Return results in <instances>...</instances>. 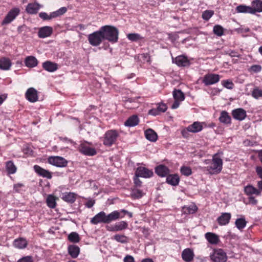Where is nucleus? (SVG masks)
Masks as SVG:
<instances>
[{"label": "nucleus", "instance_id": "12", "mask_svg": "<svg viewBox=\"0 0 262 262\" xmlns=\"http://www.w3.org/2000/svg\"><path fill=\"white\" fill-rule=\"evenodd\" d=\"M105 221L106 213L103 211H101L91 219V223L93 224L97 225L100 223H105Z\"/></svg>", "mask_w": 262, "mask_h": 262}, {"label": "nucleus", "instance_id": "29", "mask_svg": "<svg viewBox=\"0 0 262 262\" xmlns=\"http://www.w3.org/2000/svg\"><path fill=\"white\" fill-rule=\"evenodd\" d=\"M25 63L29 68H33L37 65L38 61L35 57L30 56L26 58Z\"/></svg>", "mask_w": 262, "mask_h": 262}, {"label": "nucleus", "instance_id": "39", "mask_svg": "<svg viewBox=\"0 0 262 262\" xmlns=\"http://www.w3.org/2000/svg\"><path fill=\"white\" fill-rule=\"evenodd\" d=\"M247 222L245 218L242 217L236 220L235 224L239 230H242L246 226Z\"/></svg>", "mask_w": 262, "mask_h": 262}, {"label": "nucleus", "instance_id": "28", "mask_svg": "<svg viewBox=\"0 0 262 262\" xmlns=\"http://www.w3.org/2000/svg\"><path fill=\"white\" fill-rule=\"evenodd\" d=\"M179 181L180 179L178 174H170L166 178L167 183L172 186L178 185Z\"/></svg>", "mask_w": 262, "mask_h": 262}, {"label": "nucleus", "instance_id": "31", "mask_svg": "<svg viewBox=\"0 0 262 262\" xmlns=\"http://www.w3.org/2000/svg\"><path fill=\"white\" fill-rule=\"evenodd\" d=\"M205 237L208 242L211 244H216L219 242V236L213 233L208 232L206 233Z\"/></svg>", "mask_w": 262, "mask_h": 262}, {"label": "nucleus", "instance_id": "64", "mask_svg": "<svg viewBox=\"0 0 262 262\" xmlns=\"http://www.w3.org/2000/svg\"><path fill=\"white\" fill-rule=\"evenodd\" d=\"M106 229L107 231H117L115 225H107L106 226Z\"/></svg>", "mask_w": 262, "mask_h": 262}, {"label": "nucleus", "instance_id": "60", "mask_svg": "<svg viewBox=\"0 0 262 262\" xmlns=\"http://www.w3.org/2000/svg\"><path fill=\"white\" fill-rule=\"evenodd\" d=\"M123 260L124 262H135L134 257L131 255H126Z\"/></svg>", "mask_w": 262, "mask_h": 262}, {"label": "nucleus", "instance_id": "63", "mask_svg": "<svg viewBox=\"0 0 262 262\" xmlns=\"http://www.w3.org/2000/svg\"><path fill=\"white\" fill-rule=\"evenodd\" d=\"M23 186V184L20 183L15 184L14 185V189L16 192H19L20 191V188L22 187Z\"/></svg>", "mask_w": 262, "mask_h": 262}, {"label": "nucleus", "instance_id": "25", "mask_svg": "<svg viewBox=\"0 0 262 262\" xmlns=\"http://www.w3.org/2000/svg\"><path fill=\"white\" fill-rule=\"evenodd\" d=\"M80 151L85 155L90 156H94L96 154V151L95 148L86 145H82L80 149Z\"/></svg>", "mask_w": 262, "mask_h": 262}, {"label": "nucleus", "instance_id": "20", "mask_svg": "<svg viewBox=\"0 0 262 262\" xmlns=\"http://www.w3.org/2000/svg\"><path fill=\"white\" fill-rule=\"evenodd\" d=\"M231 215L230 213H223L221 216H220L217 221L220 225H226L228 224L230 221Z\"/></svg>", "mask_w": 262, "mask_h": 262}, {"label": "nucleus", "instance_id": "2", "mask_svg": "<svg viewBox=\"0 0 262 262\" xmlns=\"http://www.w3.org/2000/svg\"><path fill=\"white\" fill-rule=\"evenodd\" d=\"M222 160L214 155L213 157L211 165L206 167V170L211 174L220 173L222 169Z\"/></svg>", "mask_w": 262, "mask_h": 262}, {"label": "nucleus", "instance_id": "43", "mask_svg": "<svg viewBox=\"0 0 262 262\" xmlns=\"http://www.w3.org/2000/svg\"><path fill=\"white\" fill-rule=\"evenodd\" d=\"M68 239L71 242L77 243L79 242L80 238L78 233L73 232L69 235Z\"/></svg>", "mask_w": 262, "mask_h": 262}, {"label": "nucleus", "instance_id": "11", "mask_svg": "<svg viewBox=\"0 0 262 262\" xmlns=\"http://www.w3.org/2000/svg\"><path fill=\"white\" fill-rule=\"evenodd\" d=\"M26 97L30 102L37 101L38 100L37 91L33 88L28 89L26 93Z\"/></svg>", "mask_w": 262, "mask_h": 262}, {"label": "nucleus", "instance_id": "24", "mask_svg": "<svg viewBox=\"0 0 262 262\" xmlns=\"http://www.w3.org/2000/svg\"><path fill=\"white\" fill-rule=\"evenodd\" d=\"M252 14L256 12H262V1L260 0H255L252 2Z\"/></svg>", "mask_w": 262, "mask_h": 262}, {"label": "nucleus", "instance_id": "42", "mask_svg": "<svg viewBox=\"0 0 262 262\" xmlns=\"http://www.w3.org/2000/svg\"><path fill=\"white\" fill-rule=\"evenodd\" d=\"M113 238L118 242L122 244H125L128 242V238L124 235L116 234Z\"/></svg>", "mask_w": 262, "mask_h": 262}, {"label": "nucleus", "instance_id": "33", "mask_svg": "<svg viewBox=\"0 0 262 262\" xmlns=\"http://www.w3.org/2000/svg\"><path fill=\"white\" fill-rule=\"evenodd\" d=\"M27 245V242L23 238L15 239L13 243L14 246L18 249H24L26 247Z\"/></svg>", "mask_w": 262, "mask_h": 262}, {"label": "nucleus", "instance_id": "27", "mask_svg": "<svg viewBox=\"0 0 262 262\" xmlns=\"http://www.w3.org/2000/svg\"><path fill=\"white\" fill-rule=\"evenodd\" d=\"M146 138L151 142H155L157 140V133L152 129L149 128L145 132Z\"/></svg>", "mask_w": 262, "mask_h": 262}, {"label": "nucleus", "instance_id": "26", "mask_svg": "<svg viewBox=\"0 0 262 262\" xmlns=\"http://www.w3.org/2000/svg\"><path fill=\"white\" fill-rule=\"evenodd\" d=\"M139 122V119L137 115H133L129 117L124 122V125L126 126L133 127L137 125Z\"/></svg>", "mask_w": 262, "mask_h": 262}, {"label": "nucleus", "instance_id": "48", "mask_svg": "<svg viewBox=\"0 0 262 262\" xmlns=\"http://www.w3.org/2000/svg\"><path fill=\"white\" fill-rule=\"evenodd\" d=\"M143 192L139 189H134L133 190L131 195L134 198H139L142 196Z\"/></svg>", "mask_w": 262, "mask_h": 262}, {"label": "nucleus", "instance_id": "49", "mask_svg": "<svg viewBox=\"0 0 262 262\" xmlns=\"http://www.w3.org/2000/svg\"><path fill=\"white\" fill-rule=\"evenodd\" d=\"M181 172L182 174L186 176H189L192 173L191 168L189 167L186 166L182 167L181 168Z\"/></svg>", "mask_w": 262, "mask_h": 262}, {"label": "nucleus", "instance_id": "14", "mask_svg": "<svg viewBox=\"0 0 262 262\" xmlns=\"http://www.w3.org/2000/svg\"><path fill=\"white\" fill-rule=\"evenodd\" d=\"M34 169L38 174L42 177L47 178L48 179L52 178V174L49 171L42 168L38 165H34Z\"/></svg>", "mask_w": 262, "mask_h": 262}, {"label": "nucleus", "instance_id": "13", "mask_svg": "<svg viewBox=\"0 0 262 262\" xmlns=\"http://www.w3.org/2000/svg\"><path fill=\"white\" fill-rule=\"evenodd\" d=\"M53 32V29L49 26H45L39 29L38 36L39 38H45L50 36Z\"/></svg>", "mask_w": 262, "mask_h": 262}, {"label": "nucleus", "instance_id": "22", "mask_svg": "<svg viewBox=\"0 0 262 262\" xmlns=\"http://www.w3.org/2000/svg\"><path fill=\"white\" fill-rule=\"evenodd\" d=\"M203 129L202 123L200 122H194L193 124L188 126V129L191 133H198L201 131Z\"/></svg>", "mask_w": 262, "mask_h": 262}, {"label": "nucleus", "instance_id": "5", "mask_svg": "<svg viewBox=\"0 0 262 262\" xmlns=\"http://www.w3.org/2000/svg\"><path fill=\"white\" fill-rule=\"evenodd\" d=\"M20 9L18 8L12 9L6 15L2 22V25H5L11 23L19 14Z\"/></svg>", "mask_w": 262, "mask_h": 262}, {"label": "nucleus", "instance_id": "3", "mask_svg": "<svg viewBox=\"0 0 262 262\" xmlns=\"http://www.w3.org/2000/svg\"><path fill=\"white\" fill-rule=\"evenodd\" d=\"M119 134L116 130H109L107 131L104 137L103 144L107 146H111L116 142Z\"/></svg>", "mask_w": 262, "mask_h": 262}, {"label": "nucleus", "instance_id": "19", "mask_svg": "<svg viewBox=\"0 0 262 262\" xmlns=\"http://www.w3.org/2000/svg\"><path fill=\"white\" fill-rule=\"evenodd\" d=\"M155 172L158 176L164 177L169 173V170L166 166L160 165L155 168Z\"/></svg>", "mask_w": 262, "mask_h": 262}, {"label": "nucleus", "instance_id": "30", "mask_svg": "<svg viewBox=\"0 0 262 262\" xmlns=\"http://www.w3.org/2000/svg\"><path fill=\"white\" fill-rule=\"evenodd\" d=\"M68 252L72 258H76L79 254L80 248L76 245H70L68 247Z\"/></svg>", "mask_w": 262, "mask_h": 262}, {"label": "nucleus", "instance_id": "10", "mask_svg": "<svg viewBox=\"0 0 262 262\" xmlns=\"http://www.w3.org/2000/svg\"><path fill=\"white\" fill-rule=\"evenodd\" d=\"M172 61L179 67H187L190 64L189 60L183 55L178 56L174 59L173 58Z\"/></svg>", "mask_w": 262, "mask_h": 262}, {"label": "nucleus", "instance_id": "40", "mask_svg": "<svg viewBox=\"0 0 262 262\" xmlns=\"http://www.w3.org/2000/svg\"><path fill=\"white\" fill-rule=\"evenodd\" d=\"M6 167L7 172L9 174H13L16 172V167L12 161L6 162Z\"/></svg>", "mask_w": 262, "mask_h": 262}, {"label": "nucleus", "instance_id": "9", "mask_svg": "<svg viewBox=\"0 0 262 262\" xmlns=\"http://www.w3.org/2000/svg\"><path fill=\"white\" fill-rule=\"evenodd\" d=\"M220 80L219 75L217 74H207L203 79V82L206 85H209L217 82Z\"/></svg>", "mask_w": 262, "mask_h": 262}, {"label": "nucleus", "instance_id": "56", "mask_svg": "<svg viewBox=\"0 0 262 262\" xmlns=\"http://www.w3.org/2000/svg\"><path fill=\"white\" fill-rule=\"evenodd\" d=\"M251 69L254 72H258L261 71V67L259 65H253L251 67Z\"/></svg>", "mask_w": 262, "mask_h": 262}, {"label": "nucleus", "instance_id": "61", "mask_svg": "<svg viewBox=\"0 0 262 262\" xmlns=\"http://www.w3.org/2000/svg\"><path fill=\"white\" fill-rule=\"evenodd\" d=\"M139 177H137L135 176V177L134 178V183L137 187H140L141 185L142 182L139 179Z\"/></svg>", "mask_w": 262, "mask_h": 262}, {"label": "nucleus", "instance_id": "36", "mask_svg": "<svg viewBox=\"0 0 262 262\" xmlns=\"http://www.w3.org/2000/svg\"><path fill=\"white\" fill-rule=\"evenodd\" d=\"M173 97L175 100L182 101L185 99L184 94L180 90H174L173 91Z\"/></svg>", "mask_w": 262, "mask_h": 262}, {"label": "nucleus", "instance_id": "17", "mask_svg": "<svg viewBox=\"0 0 262 262\" xmlns=\"http://www.w3.org/2000/svg\"><path fill=\"white\" fill-rule=\"evenodd\" d=\"M123 215H121V212L118 211H114L108 215L106 214L105 224H108L113 221H115L119 218H122Z\"/></svg>", "mask_w": 262, "mask_h": 262}, {"label": "nucleus", "instance_id": "4", "mask_svg": "<svg viewBox=\"0 0 262 262\" xmlns=\"http://www.w3.org/2000/svg\"><path fill=\"white\" fill-rule=\"evenodd\" d=\"M88 40L89 43L93 46H99L103 40L100 29L98 31L89 34Z\"/></svg>", "mask_w": 262, "mask_h": 262}, {"label": "nucleus", "instance_id": "62", "mask_svg": "<svg viewBox=\"0 0 262 262\" xmlns=\"http://www.w3.org/2000/svg\"><path fill=\"white\" fill-rule=\"evenodd\" d=\"M159 111L158 109L152 108L149 111L148 114L152 116H156L159 114Z\"/></svg>", "mask_w": 262, "mask_h": 262}, {"label": "nucleus", "instance_id": "44", "mask_svg": "<svg viewBox=\"0 0 262 262\" xmlns=\"http://www.w3.org/2000/svg\"><path fill=\"white\" fill-rule=\"evenodd\" d=\"M128 224L125 221H121L115 224L116 231H121L127 228Z\"/></svg>", "mask_w": 262, "mask_h": 262}, {"label": "nucleus", "instance_id": "16", "mask_svg": "<svg viewBox=\"0 0 262 262\" xmlns=\"http://www.w3.org/2000/svg\"><path fill=\"white\" fill-rule=\"evenodd\" d=\"M40 7L41 6L37 3H29L26 7V11L28 14H36L39 10Z\"/></svg>", "mask_w": 262, "mask_h": 262}, {"label": "nucleus", "instance_id": "59", "mask_svg": "<svg viewBox=\"0 0 262 262\" xmlns=\"http://www.w3.org/2000/svg\"><path fill=\"white\" fill-rule=\"evenodd\" d=\"M189 132H189V130H188V127H187L183 129L181 132V133H182L183 137L187 138L189 137Z\"/></svg>", "mask_w": 262, "mask_h": 262}, {"label": "nucleus", "instance_id": "37", "mask_svg": "<svg viewBox=\"0 0 262 262\" xmlns=\"http://www.w3.org/2000/svg\"><path fill=\"white\" fill-rule=\"evenodd\" d=\"M236 10L238 13H247L252 14V7L243 5L238 6L236 8Z\"/></svg>", "mask_w": 262, "mask_h": 262}, {"label": "nucleus", "instance_id": "32", "mask_svg": "<svg viewBox=\"0 0 262 262\" xmlns=\"http://www.w3.org/2000/svg\"><path fill=\"white\" fill-rule=\"evenodd\" d=\"M11 62L9 58L3 57L0 59V69L8 70L11 66Z\"/></svg>", "mask_w": 262, "mask_h": 262}, {"label": "nucleus", "instance_id": "46", "mask_svg": "<svg viewBox=\"0 0 262 262\" xmlns=\"http://www.w3.org/2000/svg\"><path fill=\"white\" fill-rule=\"evenodd\" d=\"M213 31L215 35L221 36L224 33V29L221 26L216 25L214 26Z\"/></svg>", "mask_w": 262, "mask_h": 262}, {"label": "nucleus", "instance_id": "38", "mask_svg": "<svg viewBox=\"0 0 262 262\" xmlns=\"http://www.w3.org/2000/svg\"><path fill=\"white\" fill-rule=\"evenodd\" d=\"M67 11V9L66 7H61L58 10L51 12L50 14L51 19L62 15L65 13Z\"/></svg>", "mask_w": 262, "mask_h": 262}, {"label": "nucleus", "instance_id": "35", "mask_svg": "<svg viewBox=\"0 0 262 262\" xmlns=\"http://www.w3.org/2000/svg\"><path fill=\"white\" fill-rule=\"evenodd\" d=\"M198 208L194 204H191L189 206H185L183 207L182 211L185 214H193L197 210Z\"/></svg>", "mask_w": 262, "mask_h": 262}, {"label": "nucleus", "instance_id": "15", "mask_svg": "<svg viewBox=\"0 0 262 262\" xmlns=\"http://www.w3.org/2000/svg\"><path fill=\"white\" fill-rule=\"evenodd\" d=\"M232 115L234 119L238 120H243L246 117V112L244 109L239 108L233 110Z\"/></svg>", "mask_w": 262, "mask_h": 262}, {"label": "nucleus", "instance_id": "34", "mask_svg": "<svg viewBox=\"0 0 262 262\" xmlns=\"http://www.w3.org/2000/svg\"><path fill=\"white\" fill-rule=\"evenodd\" d=\"M231 117L229 114L225 111L221 112L219 120L221 122L225 124H230L231 123Z\"/></svg>", "mask_w": 262, "mask_h": 262}, {"label": "nucleus", "instance_id": "51", "mask_svg": "<svg viewBox=\"0 0 262 262\" xmlns=\"http://www.w3.org/2000/svg\"><path fill=\"white\" fill-rule=\"evenodd\" d=\"M223 85L224 87L228 89L231 90L233 88L234 84L232 81L229 80H224L222 82Z\"/></svg>", "mask_w": 262, "mask_h": 262}, {"label": "nucleus", "instance_id": "8", "mask_svg": "<svg viewBox=\"0 0 262 262\" xmlns=\"http://www.w3.org/2000/svg\"><path fill=\"white\" fill-rule=\"evenodd\" d=\"M136 176L148 178L152 177L153 172L144 167H139L135 172Z\"/></svg>", "mask_w": 262, "mask_h": 262}, {"label": "nucleus", "instance_id": "23", "mask_svg": "<svg viewBox=\"0 0 262 262\" xmlns=\"http://www.w3.org/2000/svg\"><path fill=\"white\" fill-rule=\"evenodd\" d=\"M76 194L73 192H65L62 193L61 199L69 203H73L76 200Z\"/></svg>", "mask_w": 262, "mask_h": 262}, {"label": "nucleus", "instance_id": "18", "mask_svg": "<svg viewBox=\"0 0 262 262\" xmlns=\"http://www.w3.org/2000/svg\"><path fill=\"white\" fill-rule=\"evenodd\" d=\"M194 254L190 249H186L182 253V259L186 262H190L193 259Z\"/></svg>", "mask_w": 262, "mask_h": 262}, {"label": "nucleus", "instance_id": "50", "mask_svg": "<svg viewBox=\"0 0 262 262\" xmlns=\"http://www.w3.org/2000/svg\"><path fill=\"white\" fill-rule=\"evenodd\" d=\"M252 95L254 98L258 99L262 97V90L258 88L254 89L252 93Z\"/></svg>", "mask_w": 262, "mask_h": 262}, {"label": "nucleus", "instance_id": "41", "mask_svg": "<svg viewBox=\"0 0 262 262\" xmlns=\"http://www.w3.org/2000/svg\"><path fill=\"white\" fill-rule=\"evenodd\" d=\"M46 202L48 207L54 208L56 205V198L53 195H49L47 198Z\"/></svg>", "mask_w": 262, "mask_h": 262}, {"label": "nucleus", "instance_id": "6", "mask_svg": "<svg viewBox=\"0 0 262 262\" xmlns=\"http://www.w3.org/2000/svg\"><path fill=\"white\" fill-rule=\"evenodd\" d=\"M48 162L54 166L59 167H64L67 165L68 161L61 157H49Z\"/></svg>", "mask_w": 262, "mask_h": 262}, {"label": "nucleus", "instance_id": "47", "mask_svg": "<svg viewBox=\"0 0 262 262\" xmlns=\"http://www.w3.org/2000/svg\"><path fill=\"white\" fill-rule=\"evenodd\" d=\"M214 14L212 10H206L202 14V18L205 20H208Z\"/></svg>", "mask_w": 262, "mask_h": 262}, {"label": "nucleus", "instance_id": "7", "mask_svg": "<svg viewBox=\"0 0 262 262\" xmlns=\"http://www.w3.org/2000/svg\"><path fill=\"white\" fill-rule=\"evenodd\" d=\"M210 258L214 262H225L227 258L226 253L222 249L215 250Z\"/></svg>", "mask_w": 262, "mask_h": 262}, {"label": "nucleus", "instance_id": "45", "mask_svg": "<svg viewBox=\"0 0 262 262\" xmlns=\"http://www.w3.org/2000/svg\"><path fill=\"white\" fill-rule=\"evenodd\" d=\"M128 39L132 41H137L143 38L140 34L137 33H129L127 34Z\"/></svg>", "mask_w": 262, "mask_h": 262}, {"label": "nucleus", "instance_id": "54", "mask_svg": "<svg viewBox=\"0 0 262 262\" xmlns=\"http://www.w3.org/2000/svg\"><path fill=\"white\" fill-rule=\"evenodd\" d=\"M95 203V200L89 199L88 201L85 203V205L89 208L92 207Z\"/></svg>", "mask_w": 262, "mask_h": 262}, {"label": "nucleus", "instance_id": "21", "mask_svg": "<svg viewBox=\"0 0 262 262\" xmlns=\"http://www.w3.org/2000/svg\"><path fill=\"white\" fill-rule=\"evenodd\" d=\"M42 67L46 71L53 72L58 69V65L50 61H47L42 63Z\"/></svg>", "mask_w": 262, "mask_h": 262}, {"label": "nucleus", "instance_id": "53", "mask_svg": "<svg viewBox=\"0 0 262 262\" xmlns=\"http://www.w3.org/2000/svg\"><path fill=\"white\" fill-rule=\"evenodd\" d=\"M39 16L43 20H50V16L46 12H40L39 14Z\"/></svg>", "mask_w": 262, "mask_h": 262}, {"label": "nucleus", "instance_id": "55", "mask_svg": "<svg viewBox=\"0 0 262 262\" xmlns=\"http://www.w3.org/2000/svg\"><path fill=\"white\" fill-rule=\"evenodd\" d=\"M157 109L159 112H165L167 110V106L165 104L162 103L159 104Z\"/></svg>", "mask_w": 262, "mask_h": 262}, {"label": "nucleus", "instance_id": "52", "mask_svg": "<svg viewBox=\"0 0 262 262\" xmlns=\"http://www.w3.org/2000/svg\"><path fill=\"white\" fill-rule=\"evenodd\" d=\"M255 187L252 185H248L244 188L245 193L248 195L253 194L254 192Z\"/></svg>", "mask_w": 262, "mask_h": 262}, {"label": "nucleus", "instance_id": "57", "mask_svg": "<svg viewBox=\"0 0 262 262\" xmlns=\"http://www.w3.org/2000/svg\"><path fill=\"white\" fill-rule=\"evenodd\" d=\"M256 172L259 178L262 179V167L257 166L255 168Z\"/></svg>", "mask_w": 262, "mask_h": 262}, {"label": "nucleus", "instance_id": "1", "mask_svg": "<svg viewBox=\"0 0 262 262\" xmlns=\"http://www.w3.org/2000/svg\"><path fill=\"white\" fill-rule=\"evenodd\" d=\"M100 29L103 40H107L112 43H115L118 41L119 31L116 27L106 25Z\"/></svg>", "mask_w": 262, "mask_h": 262}, {"label": "nucleus", "instance_id": "58", "mask_svg": "<svg viewBox=\"0 0 262 262\" xmlns=\"http://www.w3.org/2000/svg\"><path fill=\"white\" fill-rule=\"evenodd\" d=\"M17 262H32V260L31 257L26 256L19 259Z\"/></svg>", "mask_w": 262, "mask_h": 262}]
</instances>
